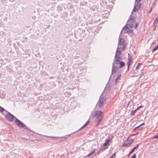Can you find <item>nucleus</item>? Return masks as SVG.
I'll return each mask as SVG.
<instances>
[{"label": "nucleus", "instance_id": "obj_1", "mask_svg": "<svg viewBox=\"0 0 158 158\" xmlns=\"http://www.w3.org/2000/svg\"><path fill=\"white\" fill-rule=\"evenodd\" d=\"M125 42V40L124 39L119 38L118 47L117 48H119V51H120L121 52L122 50H124L125 49L126 46Z\"/></svg>", "mask_w": 158, "mask_h": 158}, {"label": "nucleus", "instance_id": "obj_2", "mask_svg": "<svg viewBox=\"0 0 158 158\" xmlns=\"http://www.w3.org/2000/svg\"><path fill=\"white\" fill-rule=\"evenodd\" d=\"M119 48H118L116 49V52H115V56H114V61H115L116 64H118L121 61L120 60H122V58L120 56L122 52L120 51H119L118 49Z\"/></svg>", "mask_w": 158, "mask_h": 158}, {"label": "nucleus", "instance_id": "obj_3", "mask_svg": "<svg viewBox=\"0 0 158 158\" xmlns=\"http://www.w3.org/2000/svg\"><path fill=\"white\" fill-rule=\"evenodd\" d=\"M135 17L133 16H130L127 22L126 25L129 26L130 28H132L134 26V24L135 23Z\"/></svg>", "mask_w": 158, "mask_h": 158}, {"label": "nucleus", "instance_id": "obj_4", "mask_svg": "<svg viewBox=\"0 0 158 158\" xmlns=\"http://www.w3.org/2000/svg\"><path fill=\"white\" fill-rule=\"evenodd\" d=\"M106 101V98L105 97H102L101 96L99 97V99L97 103L95 106V108H96L97 106L98 105L99 108H101L102 106H103L104 103Z\"/></svg>", "mask_w": 158, "mask_h": 158}, {"label": "nucleus", "instance_id": "obj_5", "mask_svg": "<svg viewBox=\"0 0 158 158\" xmlns=\"http://www.w3.org/2000/svg\"><path fill=\"white\" fill-rule=\"evenodd\" d=\"M141 0H135V4L132 13L133 12H136L138 11L140 8L141 4L140 2Z\"/></svg>", "mask_w": 158, "mask_h": 158}, {"label": "nucleus", "instance_id": "obj_6", "mask_svg": "<svg viewBox=\"0 0 158 158\" xmlns=\"http://www.w3.org/2000/svg\"><path fill=\"white\" fill-rule=\"evenodd\" d=\"M7 114H5V117L6 120L10 122H13L16 118L13 115L7 111Z\"/></svg>", "mask_w": 158, "mask_h": 158}, {"label": "nucleus", "instance_id": "obj_7", "mask_svg": "<svg viewBox=\"0 0 158 158\" xmlns=\"http://www.w3.org/2000/svg\"><path fill=\"white\" fill-rule=\"evenodd\" d=\"M102 113L103 112L102 111H96L94 112H92L91 113L90 117H92V118H99L101 116H103L102 115Z\"/></svg>", "mask_w": 158, "mask_h": 158}, {"label": "nucleus", "instance_id": "obj_8", "mask_svg": "<svg viewBox=\"0 0 158 158\" xmlns=\"http://www.w3.org/2000/svg\"><path fill=\"white\" fill-rule=\"evenodd\" d=\"M14 122L17 126L20 128H24L25 127V128H28L24 124L17 118H16L15 119Z\"/></svg>", "mask_w": 158, "mask_h": 158}, {"label": "nucleus", "instance_id": "obj_9", "mask_svg": "<svg viewBox=\"0 0 158 158\" xmlns=\"http://www.w3.org/2000/svg\"><path fill=\"white\" fill-rule=\"evenodd\" d=\"M118 67L114 65V61L113 63L111 71V74H115L117 71Z\"/></svg>", "mask_w": 158, "mask_h": 158}, {"label": "nucleus", "instance_id": "obj_10", "mask_svg": "<svg viewBox=\"0 0 158 158\" xmlns=\"http://www.w3.org/2000/svg\"><path fill=\"white\" fill-rule=\"evenodd\" d=\"M132 60V58L131 56V57L129 56L128 57V62H127V71H128L129 69L130 66L131 64V62Z\"/></svg>", "mask_w": 158, "mask_h": 158}, {"label": "nucleus", "instance_id": "obj_11", "mask_svg": "<svg viewBox=\"0 0 158 158\" xmlns=\"http://www.w3.org/2000/svg\"><path fill=\"white\" fill-rule=\"evenodd\" d=\"M103 118V116H101L100 117V118L96 119V123L95 124L96 126H97L98 124H99L100 122L102 121Z\"/></svg>", "mask_w": 158, "mask_h": 158}, {"label": "nucleus", "instance_id": "obj_12", "mask_svg": "<svg viewBox=\"0 0 158 158\" xmlns=\"http://www.w3.org/2000/svg\"><path fill=\"white\" fill-rule=\"evenodd\" d=\"M134 140L132 139H130L128 141L129 143H125L123 145V146H130L134 142Z\"/></svg>", "mask_w": 158, "mask_h": 158}, {"label": "nucleus", "instance_id": "obj_13", "mask_svg": "<svg viewBox=\"0 0 158 158\" xmlns=\"http://www.w3.org/2000/svg\"><path fill=\"white\" fill-rule=\"evenodd\" d=\"M5 112L7 113V111L4 108L1 107L0 106V112L3 115H4L5 116V113L4 112Z\"/></svg>", "mask_w": 158, "mask_h": 158}, {"label": "nucleus", "instance_id": "obj_14", "mask_svg": "<svg viewBox=\"0 0 158 158\" xmlns=\"http://www.w3.org/2000/svg\"><path fill=\"white\" fill-rule=\"evenodd\" d=\"M158 24V16L155 19L153 22V27H155V28H156L157 25Z\"/></svg>", "mask_w": 158, "mask_h": 158}, {"label": "nucleus", "instance_id": "obj_15", "mask_svg": "<svg viewBox=\"0 0 158 158\" xmlns=\"http://www.w3.org/2000/svg\"><path fill=\"white\" fill-rule=\"evenodd\" d=\"M89 119L87 120L86 122L80 128H83L84 127H86L89 123Z\"/></svg>", "mask_w": 158, "mask_h": 158}, {"label": "nucleus", "instance_id": "obj_16", "mask_svg": "<svg viewBox=\"0 0 158 158\" xmlns=\"http://www.w3.org/2000/svg\"><path fill=\"white\" fill-rule=\"evenodd\" d=\"M119 68H122L124 67L125 65V62L123 61H120V62L119 63Z\"/></svg>", "mask_w": 158, "mask_h": 158}, {"label": "nucleus", "instance_id": "obj_17", "mask_svg": "<svg viewBox=\"0 0 158 158\" xmlns=\"http://www.w3.org/2000/svg\"><path fill=\"white\" fill-rule=\"evenodd\" d=\"M129 26L127 25H126H126L123 27V28L121 30V32L120 33V34H121L123 30H127L129 29Z\"/></svg>", "mask_w": 158, "mask_h": 158}, {"label": "nucleus", "instance_id": "obj_18", "mask_svg": "<svg viewBox=\"0 0 158 158\" xmlns=\"http://www.w3.org/2000/svg\"><path fill=\"white\" fill-rule=\"evenodd\" d=\"M71 93L69 91H66L64 93V95L66 97H69L71 95Z\"/></svg>", "mask_w": 158, "mask_h": 158}, {"label": "nucleus", "instance_id": "obj_19", "mask_svg": "<svg viewBox=\"0 0 158 158\" xmlns=\"http://www.w3.org/2000/svg\"><path fill=\"white\" fill-rule=\"evenodd\" d=\"M109 142L110 140L109 139H106V140L105 143L103 144V145L104 146H106L108 145Z\"/></svg>", "mask_w": 158, "mask_h": 158}, {"label": "nucleus", "instance_id": "obj_20", "mask_svg": "<svg viewBox=\"0 0 158 158\" xmlns=\"http://www.w3.org/2000/svg\"><path fill=\"white\" fill-rule=\"evenodd\" d=\"M142 64V63H138L136 67L135 70H138L139 69V67Z\"/></svg>", "mask_w": 158, "mask_h": 158}, {"label": "nucleus", "instance_id": "obj_21", "mask_svg": "<svg viewBox=\"0 0 158 158\" xmlns=\"http://www.w3.org/2000/svg\"><path fill=\"white\" fill-rule=\"evenodd\" d=\"M121 76V75L120 74H119L118 75V76H117V77L116 78L115 83H116L117 81L118 80L120 79Z\"/></svg>", "mask_w": 158, "mask_h": 158}, {"label": "nucleus", "instance_id": "obj_22", "mask_svg": "<svg viewBox=\"0 0 158 158\" xmlns=\"http://www.w3.org/2000/svg\"><path fill=\"white\" fill-rule=\"evenodd\" d=\"M133 31L132 29L126 31L125 33H128V34H130V33H131V32H133Z\"/></svg>", "mask_w": 158, "mask_h": 158}, {"label": "nucleus", "instance_id": "obj_23", "mask_svg": "<svg viewBox=\"0 0 158 158\" xmlns=\"http://www.w3.org/2000/svg\"><path fill=\"white\" fill-rule=\"evenodd\" d=\"M158 49V45L152 50V52H154L155 51Z\"/></svg>", "mask_w": 158, "mask_h": 158}, {"label": "nucleus", "instance_id": "obj_24", "mask_svg": "<svg viewBox=\"0 0 158 158\" xmlns=\"http://www.w3.org/2000/svg\"><path fill=\"white\" fill-rule=\"evenodd\" d=\"M137 110L135 109L134 110H132L131 113V115H133Z\"/></svg>", "mask_w": 158, "mask_h": 158}, {"label": "nucleus", "instance_id": "obj_25", "mask_svg": "<svg viewBox=\"0 0 158 158\" xmlns=\"http://www.w3.org/2000/svg\"><path fill=\"white\" fill-rule=\"evenodd\" d=\"M116 153H115L113 154L111 157L109 158H115L116 157Z\"/></svg>", "mask_w": 158, "mask_h": 158}, {"label": "nucleus", "instance_id": "obj_26", "mask_svg": "<svg viewBox=\"0 0 158 158\" xmlns=\"http://www.w3.org/2000/svg\"><path fill=\"white\" fill-rule=\"evenodd\" d=\"M95 152V150L94 149L92 152H91L88 155H87V156H90L91 155H92V154L93 153H94Z\"/></svg>", "mask_w": 158, "mask_h": 158}, {"label": "nucleus", "instance_id": "obj_27", "mask_svg": "<svg viewBox=\"0 0 158 158\" xmlns=\"http://www.w3.org/2000/svg\"><path fill=\"white\" fill-rule=\"evenodd\" d=\"M143 107V106L141 105V106H139V107H138L136 109H135V110L137 111V110H139L140 108H141Z\"/></svg>", "mask_w": 158, "mask_h": 158}, {"label": "nucleus", "instance_id": "obj_28", "mask_svg": "<svg viewBox=\"0 0 158 158\" xmlns=\"http://www.w3.org/2000/svg\"><path fill=\"white\" fill-rule=\"evenodd\" d=\"M138 26V23L137 22L135 23V29H136V28Z\"/></svg>", "mask_w": 158, "mask_h": 158}, {"label": "nucleus", "instance_id": "obj_29", "mask_svg": "<svg viewBox=\"0 0 158 158\" xmlns=\"http://www.w3.org/2000/svg\"><path fill=\"white\" fill-rule=\"evenodd\" d=\"M142 126H141V124L139 125L138 126H136V127H135L134 128H139V127Z\"/></svg>", "mask_w": 158, "mask_h": 158}, {"label": "nucleus", "instance_id": "obj_30", "mask_svg": "<svg viewBox=\"0 0 158 158\" xmlns=\"http://www.w3.org/2000/svg\"><path fill=\"white\" fill-rule=\"evenodd\" d=\"M136 155L135 154L133 155L131 158H136Z\"/></svg>", "mask_w": 158, "mask_h": 158}, {"label": "nucleus", "instance_id": "obj_31", "mask_svg": "<svg viewBox=\"0 0 158 158\" xmlns=\"http://www.w3.org/2000/svg\"><path fill=\"white\" fill-rule=\"evenodd\" d=\"M135 35V33H134V32H133H133H131V36H133L134 35Z\"/></svg>", "mask_w": 158, "mask_h": 158}, {"label": "nucleus", "instance_id": "obj_32", "mask_svg": "<svg viewBox=\"0 0 158 158\" xmlns=\"http://www.w3.org/2000/svg\"><path fill=\"white\" fill-rule=\"evenodd\" d=\"M139 144H137L136 146V147H135V148H134L135 149H136L138 147H139Z\"/></svg>", "mask_w": 158, "mask_h": 158}, {"label": "nucleus", "instance_id": "obj_33", "mask_svg": "<svg viewBox=\"0 0 158 158\" xmlns=\"http://www.w3.org/2000/svg\"><path fill=\"white\" fill-rule=\"evenodd\" d=\"M135 149L133 148V149H132V150L130 152H131V153H132L134 151Z\"/></svg>", "mask_w": 158, "mask_h": 158}, {"label": "nucleus", "instance_id": "obj_34", "mask_svg": "<svg viewBox=\"0 0 158 158\" xmlns=\"http://www.w3.org/2000/svg\"><path fill=\"white\" fill-rule=\"evenodd\" d=\"M152 7H151L150 10L149 11V13H150L152 11Z\"/></svg>", "mask_w": 158, "mask_h": 158}, {"label": "nucleus", "instance_id": "obj_35", "mask_svg": "<svg viewBox=\"0 0 158 158\" xmlns=\"http://www.w3.org/2000/svg\"><path fill=\"white\" fill-rule=\"evenodd\" d=\"M66 89L68 90H70L71 89V88L69 87H68L66 88Z\"/></svg>", "mask_w": 158, "mask_h": 158}, {"label": "nucleus", "instance_id": "obj_36", "mask_svg": "<svg viewBox=\"0 0 158 158\" xmlns=\"http://www.w3.org/2000/svg\"><path fill=\"white\" fill-rule=\"evenodd\" d=\"M140 124H141V126H143V125H144V123H141Z\"/></svg>", "mask_w": 158, "mask_h": 158}, {"label": "nucleus", "instance_id": "obj_37", "mask_svg": "<svg viewBox=\"0 0 158 158\" xmlns=\"http://www.w3.org/2000/svg\"><path fill=\"white\" fill-rule=\"evenodd\" d=\"M128 57H129H129H130H130H131V55H130V54L129 53H128Z\"/></svg>", "mask_w": 158, "mask_h": 158}, {"label": "nucleus", "instance_id": "obj_38", "mask_svg": "<svg viewBox=\"0 0 158 158\" xmlns=\"http://www.w3.org/2000/svg\"><path fill=\"white\" fill-rule=\"evenodd\" d=\"M131 154V152H130L128 154V156H129Z\"/></svg>", "mask_w": 158, "mask_h": 158}, {"label": "nucleus", "instance_id": "obj_39", "mask_svg": "<svg viewBox=\"0 0 158 158\" xmlns=\"http://www.w3.org/2000/svg\"><path fill=\"white\" fill-rule=\"evenodd\" d=\"M130 102H129L128 103V104H127V107L129 105V104L130 103Z\"/></svg>", "mask_w": 158, "mask_h": 158}, {"label": "nucleus", "instance_id": "obj_40", "mask_svg": "<svg viewBox=\"0 0 158 158\" xmlns=\"http://www.w3.org/2000/svg\"><path fill=\"white\" fill-rule=\"evenodd\" d=\"M49 27H50V26H49V25H48V26H47V27L48 28Z\"/></svg>", "mask_w": 158, "mask_h": 158}, {"label": "nucleus", "instance_id": "obj_41", "mask_svg": "<svg viewBox=\"0 0 158 158\" xmlns=\"http://www.w3.org/2000/svg\"><path fill=\"white\" fill-rule=\"evenodd\" d=\"M110 87H108V89H110Z\"/></svg>", "mask_w": 158, "mask_h": 158}, {"label": "nucleus", "instance_id": "obj_42", "mask_svg": "<svg viewBox=\"0 0 158 158\" xmlns=\"http://www.w3.org/2000/svg\"><path fill=\"white\" fill-rule=\"evenodd\" d=\"M111 76H110V77L109 78V80H110V78L111 77Z\"/></svg>", "mask_w": 158, "mask_h": 158}, {"label": "nucleus", "instance_id": "obj_43", "mask_svg": "<svg viewBox=\"0 0 158 158\" xmlns=\"http://www.w3.org/2000/svg\"><path fill=\"white\" fill-rule=\"evenodd\" d=\"M155 29H156V28H155V27L154 28V30H155Z\"/></svg>", "mask_w": 158, "mask_h": 158}, {"label": "nucleus", "instance_id": "obj_44", "mask_svg": "<svg viewBox=\"0 0 158 158\" xmlns=\"http://www.w3.org/2000/svg\"><path fill=\"white\" fill-rule=\"evenodd\" d=\"M97 109H99V108H98V107H97Z\"/></svg>", "mask_w": 158, "mask_h": 158}, {"label": "nucleus", "instance_id": "obj_45", "mask_svg": "<svg viewBox=\"0 0 158 158\" xmlns=\"http://www.w3.org/2000/svg\"><path fill=\"white\" fill-rule=\"evenodd\" d=\"M154 3H155V2L153 3V4H154Z\"/></svg>", "mask_w": 158, "mask_h": 158}]
</instances>
